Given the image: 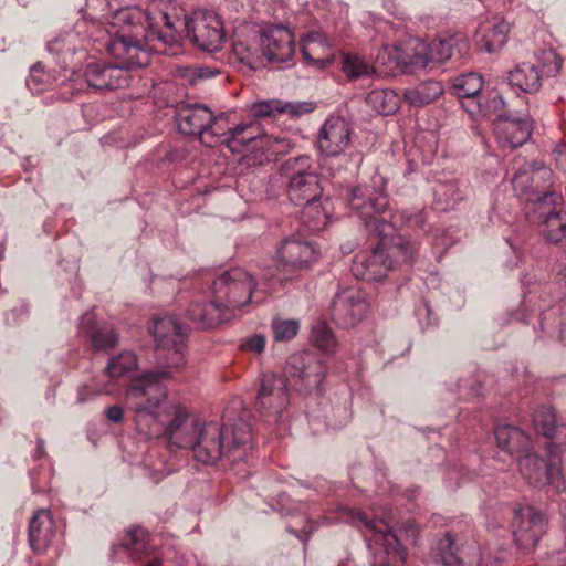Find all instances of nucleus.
<instances>
[{
	"label": "nucleus",
	"mask_w": 566,
	"mask_h": 566,
	"mask_svg": "<svg viewBox=\"0 0 566 566\" xmlns=\"http://www.w3.org/2000/svg\"><path fill=\"white\" fill-rule=\"evenodd\" d=\"M507 81L524 93H537L542 86V75L537 66L530 62H523L509 71Z\"/></svg>",
	"instance_id": "nucleus-26"
},
{
	"label": "nucleus",
	"mask_w": 566,
	"mask_h": 566,
	"mask_svg": "<svg viewBox=\"0 0 566 566\" xmlns=\"http://www.w3.org/2000/svg\"><path fill=\"white\" fill-rule=\"evenodd\" d=\"M145 566H161V565H160L159 560L154 559L153 562L148 563V564H147V565H145Z\"/></svg>",
	"instance_id": "nucleus-62"
},
{
	"label": "nucleus",
	"mask_w": 566,
	"mask_h": 566,
	"mask_svg": "<svg viewBox=\"0 0 566 566\" xmlns=\"http://www.w3.org/2000/svg\"><path fill=\"white\" fill-rule=\"evenodd\" d=\"M261 145L266 149L269 157L286 154L292 148V143L286 137H273L263 135Z\"/></svg>",
	"instance_id": "nucleus-42"
},
{
	"label": "nucleus",
	"mask_w": 566,
	"mask_h": 566,
	"mask_svg": "<svg viewBox=\"0 0 566 566\" xmlns=\"http://www.w3.org/2000/svg\"><path fill=\"white\" fill-rule=\"evenodd\" d=\"M460 565L463 566H482L483 560L480 555V551L476 546L472 545L461 551L460 553Z\"/></svg>",
	"instance_id": "nucleus-52"
},
{
	"label": "nucleus",
	"mask_w": 566,
	"mask_h": 566,
	"mask_svg": "<svg viewBox=\"0 0 566 566\" xmlns=\"http://www.w3.org/2000/svg\"><path fill=\"white\" fill-rule=\"evenodd\" d=\"M260 125L255 122L239 124L224 132L221 127L219 143H226L228 147L235 150L237 146L247 145L256 139L261 140Z\"/></svg>",
	"instance_id": "nucleus-30"
},
{
	"label": "nucleus",
	"mask_w": 566,
	"mask_h": 566,
	"mask_svg": "<svg viewBox=\"0 0 566 566\" xmlns=\"http://www.w3.org/2000/svg\"><path fill=\"white\" fill-rule=\"evenodd\" d=\"M317 259L318 250L312 242L298 238L283 240L277 251V271L282 274L279 281L310 269Z\"/></svg>",
	"instance_id": "nucleus-13"
},
{
	"label": "nucleus",
	"mask_w": 566,
	"mask_h": 566,
	"mask_svg": "<svg viewBox=\"0 0 566 566\" xmlns=\"http://www.w3.org/2000/svg\"><path fill=\"white\" fill-rule=\"evenodd\" d=\"M468 187L459 180H449L439 184L434 189V196L439 202L444 205L448 210L461 202L467 196Z\"/></svg>",
	"instance_id": "nucleus-34"
},
{
	"label": "nucleus",
	"mask_w": 566,
	"mask_h": 566,
	"mask_svg": "<svg viewBox=\"0 0 566 566\" xmlns=\"http://www.w3.org/2000/svg\"><path fill=\"white\" fill-rule=\"evenodd\" d=\"M553 156L556 163V166L563 170L566 171V145L559 144L555 147L553 150Z\"/></svg>",
	"instance_id": "nucleus-55"
},
{
	"label": "nucleus",
	"mask_w": 566,
	"mask_h": 566,
	"mask_svg": "<svg viewBox=\"0 0 566 566\" xmlns=\"http://www.w3.org/2000/svg\"><path fill=\"white\" fill-rule=\"evenodd\" d=\"M265 347V337L261 334H254L245 337L241 344L240 348L244 352H250L253 354H261Z\"/></svg>",
	"instance_id": "nucleus-51"
},
{
	"label": "nucleus",
	"mask_w": 566,
	"mask_h": 566,
	"mask_svg": "<svg viewBox=\"0 0 566 566\" xmlns=\"http://www.w3.org/2000/svg\"><path fill=\"white\" fill-rule=\"evenodd\" d=\"M518 470L522 476L535 486L549 485L557 493L566 491V480L559 467V460L551 455L549 461L536 454H525L518 459Z\"/></svg>",
	"instance_id": "nucleus-15"
},
{
	"label": "nucleus",
	"mask_w": 566,
	"mask_h": 566,
	"mask_svg": "<svg viewBox=\"0 0 566 566\" xmlns=\"http://www.w3.org/2000/svg\"><path fill=\"white\" fill-rule=\"evenodd\" d=\"M311 337L314 346L324 353L331 354L336 349V338L331 328L325 323H319L314 326Z\"/></svg>",
	"instance_id": "nucleus-40"
},
{
	"label": "nucleus",
	"mask_w": 566,
	"mask_h": 566,
	"mask_svg": "<svg viewBox=\"0 0 566 566\" xmlns=\"http://www.w3.org/2000/svg\"><path fill=\"white\" fill-rule=\"evenodd\" d=\"M196 76L199 78H208L212 76V72L209 69H199L196 72Z\"/></svg>",
	"instance_id": "nucleus-60"
},
{
	"label": "nucleus",
	"mask_w": 566,
	"mask_h": 566,
	"mask_svg": "<svg viewBox=\"0 0 566 566\" xmlns=\"http://www.w3.org/2000/svg\"><path fill=\"white\" fill-rule=\"evenodd\" d=\"M260 48L268 61L283 63L293 57L294 36L285 27H269L261 32Z\"/></svg>",
	"instance_id": "nucleus-19"
},
{
	"label": "nucleus",
	"mask_w": 566,
	"mask_h": 566,
	"mask_svg": "<svg viewBox=\"0 0 566 566\" xmlns=\"http://www.w3.org/2000/svg\"><path fill=\"white\" fill-rule=\"evenodd\" d=\"M515 319H517V321H524V319H525V315H524V313H522L521 315H520V314H516V315H515Z\"/></svg>",
	"instance_id": "nucleus-64"
},
{
	"label": "nucleus",
	"mask_w": 566,
	"mask_h": 566,
	"mask_svg": "<svg viewBox=\"0 0 566 566\" xmlns=\"http://www.w3.org/2000/svg\"><path fill=\"white\" fill-rule=\"evenodd\" d=\"M467 102H463V108L472 116L474 115H478V114H482L483 111H482V104L480 102V99L478 98H471V99H465Z\"/></svg>",
	"instance_id": "nucleus-57"
},
{
	"label": "nucleus",
	"mask_w": 566,
	"mask_h": 566,
	"mask_svg": "<svg viewBox=\"0 0 566 566\" xmlns=\"http://www.w3.org/2000/svg\"><path fill=\"white\" fill-rule=\"evenodd\" d=\"M368 311L366 294L358 287L339 290L332 302V319L340 327H354L363 321Z\"/></svg>",
	"instance_id": "nucleus-17"
},
{
	"label": "nucleus",
	"mask_w": 566,
	"mask_h": 566,
	"mask_svg": "<svg viewBox=\"0 0 566 566\" xmlns=\"http://www.w3.org/2000/svg\"><path fill=\"white\" fill-rule=\"evenodd\" d=\"M547 521L542 512L533 506L515 511L512 527L516 545L525 551L534 548L546 531Z\"/></svg>",
	"instance_id": "nucleus-18"
},
{
	"label": "nucleus",
	"mask_w": 566,
	"mask_h": 566,
	"mask_svg": "<svg viewBox=\"0 0 566 566\" xmlns=\"http://www.w3.org/2000/svg\"><path fill=\"white\" fill-rule=\"evenodd\" d=\"M497 140L511 148L525 144L532 134V120L528 116L523 118L501 117L495 125Z\"/></svg>",
	"instance_id": "nucleus-21"
},
{
	"label": "nucleus",
	"mask_w": 566,
	"mask_h": 566,
	"mask_svg": "<svg viewBox=\"0 0 566 566\" xmlns=\"http://www.w3.org/2000/svg\"><path fill=\"white\" fill-rule=\"evenodd\" d=\"M315 109V104L313 102H283L280 101V108H277V114H285L292 118H297L303 115L310 114Z\"/></svg>",
	"instance_id": "nucleus-44"
},
{
	"label": "nucleus",
	"mask_w": 566,
	"mask_h": 566,
	"mask_svg": "<svg viewBox=\"0 0 566 566\" xmlns=\"http://www.w3.org/2000/svg\"><path fill=\"white\" fill-rule=\"evenodd\" d=\"M167 388L148 374L126 391V405L134 412L137 432L147 439L166 438L170 449H189L197 461L212 465L244 461L252 449L251 426L245 413L224 423L200 421L176 402L168 401Z\"/></svg>",
	"instance_id": "nucleus-1"
},
{
	"label": "nucleus",
	"mask_w": 566,
	"mask_h": 566,
	"mask_svg": "<svg viewBox=\"0 0 566 566\" xmlns=\"http://www.w3.org/2000/svg\"><path fill=\"white\" fill-rule=\"evenodd\" d=\"M184 28L186 36L205 51H218L224 40L222 22L212 11H197L185 18Z\"/></svg>",
	"instance_id": "nucleus-14"
},
{
	"label": "nucleus",
	"mask_w": 566,
	"mask_h": 566,
	"mask_svg": "<svg viewBox=\"0 0 566 566\" xmlns=\"http://www.w3.org/2000/svg\"><path fill=\"white\" fill-rule=\"evenodd\" d=\"M303 56L304 59L306 60L307 63H312V64H319L321 66L324 64L323 61L321 60H314L307 52V50L304 48L303 49Z\"/></svg>",
	"instance_id": "nucleus-59"
},
{
	"label": "nucleus",
	"mask_w": 566,
	"mask_h": 566,
	"mask_svg": "<svg viewBox=\"0 0 566 566\" xmlns=\"http://www.w3.org/2000/svg\"><path fill=\"white\" fill-rule=\"evenodd\" d=\"M538 172L530 168L520 169L512 178L513 189L521 198H525L527 202H532L534 208L537 207L538 197H543L544 192H539L534 186L535 176Z\"/></svg>",
	"instance_id": "nucleus-31"
},
{
	"label": "nucleus",
	"mask_w": 566,
	"mask_h": 566,
	"mask_svg": "<svg viewBox=\"0 0 566 566\" xmlns=\"http://www.w3.org/2000/svg\"><path fill=\"white\" fill-rule=\"evenodd\" d=\"M494 434L497 447L510 454L527 452L530 449L528 436L516 427L500 426L495 429Z\"/></svg>",
	"instance_id": "nucleus-28"
},
{
	"label": "nucleus",
	"mask_w": 566,
	"mask_h": 566,
	"mask_svg": "<svg viewBox=\"0 0 566 566\" xmlns=\"http://www.w3.org/2000/svg\"><path fill=\"white\" fill-rule=\"evenodd\" d=\"M368 106L382 115L394 114L399 108V96L392 90H373L365 98Z\"/></svg>",
	"instance_id": "nucleus-35"
},
{
	"label": "nucleus",
	"mask_w": 566,
	"mask_h": 566,
	"mask_svg": "<svg viewBox=\"0 0 566 566\" xmlns=\"http://www.w3.org/2000/svg\"><path fill=\"white\" fill-rule=\"evenodd\" d=\"M280 99L262 101L251 106V114L254 117H268L277 114Z\"/></svg>",
	"instance_id": "nucleus-49"
},
{
	"label": "nucleus",
	"mask_w": 566,
	"mask_h": 566,
	"mask_svg": "<svg viewBox=\"0 0 566 566\" xmlns=\"http://www.w3.org/2000/svg\"><path fill=\"white\" fill-rule=\"evenodd\" d=\"M436 556L444 566H460V553L450 533H444L436 546Z\"/></svg>",
	"instance_id": "nucleus-39"
},
{
	"label": "nucleus",
	"mask_w": 566,
	"mask_h": 566,
	"mask_svg": "<svg viewBox=\"0 0 566 566\" xmlns=\"http://www.w3.org/2000/svg\"><path fill=\"white\" fill-rule=\"evenodd\" d=\"M286 380L298 392L318 394L325 376L322 361L310 353L292 355L285 366Z\"/></svg>",
	"instance_id": "nucleus-10"
},
{
	"label": "nucleus",
	"mask_w": 566,
	"mask_h": 566,
	"mask_svg": "<svg viewBox=\"0 0 566 566\" xmlns=\"http://www.w3.org/2000/svg\"><path fill=\"white\" fill-rule=\"evenodd\" d=\"M140 532V530L128 531L122 542V546L126 549L134 548L135 546H143L142 544H139Z\"/></svg>",
	"instance_id": "nucleus-54"
},
{
	"label": "nucleus",
	"mask_w": 566,
	"mask_h": 566,
	"mask_svg": "<svg viewBox=\"0 0 566 566\" xmlns=\"http://www.w3.org/2000/svg\"><path fill=\"white\" fill-rule=\"evenodd\" d=\"M50 511L41 509L34 513L29 525V544L34 552L44 551L53 538Z\"/></svg>",
	"instance_id": "nucleus-25"
},
{
	"label": "nucleus",
	"mask_w": 566,
	"mask_h": 566,
	"mask_svg": "<svg viewBox=\"0 0 566 566\" xmlns=\"http://www.w3.org/2000/svg\"><path fill=\"white\" fill-rule=\"evenodd\" d=\"M314 528H315L314 523H313V522H308L307 526H306L305 528L301 530V531H300V533L295 532V535H296L300 539H302V541H306V539H307V537H308V536L312 534V532L314 531ZM287 531H289V532H291V533H294V531H293L291 527H289V528H287Z\"/></svg>",
	"instance_id": "nucleus-58"
},
{
	"label": "nucleus",
	"mask_w": 566,
	"mask_h": 566,
	"mask_svg": "<svg viewBox=\"0 0 566 566\" xmlns=\"http://www.w3.org/2000/svg\"><path fill=\"white\" fill-rule=\"evenodd\" d=\"M493 102H499L500 104H503V99L500 95H495L494 98H493Z\"/></svg>",
	"instance_id": "nucleus-63"
},
{
	"label": "nucleus",
	"mask_w": 566,
	"mask_h": 566,
	"mask_svg": "<svg viewBox=\"0 0 566 566\" xmlns=\"http://www.w3.org/2000/svg\"><path fill=\"white\" fill-rule=\"evenodd\" d=\"M509 30V23L500 18L481 23L476 32L478 48L488 53L497 52L506 43Z\"/></svg>",
	"instance_id": "nucleus-22"
},
{
	"label": "nucleus",
	"mask_w": 566,
	"mask_h": 566,
	"mask_svg": "<svg viewBox=\"0 0 566 566\" xmlns=\"http://www.w3.org/2000/svg\"><path fill=\"white\" fill-rule=\"evenodd\" d=\"M105 415L111 422L118 423L123 420L124 410L122 407L115 405L107 408Z\"/></svg>",
	"instance_id": "nucleus-56"
},
{
	"label": "nucleus",
	"mask_w": 566,
	"mask_h": 566,
	"mask_svg": "<svg viewBox=\"0 0 566 566\" xmlns=\"http://www.w3.org/2000/svg\"><path fill=\"white\" fill-rule=\"evenodd\" d=\"M289 401L286 379L273 373L264 374L255 400L260 416L266 422L276 423L282 419Z\"/></svg>",
	"instance_id": "nucleus-11"
},
{
	"label": "nucleus",
	"mask_w": 566,
	"mask_h": 566,
	"mask_svg": "<svg viewBox=\"0 0 566 566\" xmlns=\"http://www.w3.org/2000/svg\"><path fill=\"white\" fill-rule=\"evenodd\" d=\"M350 522L364 534L366 538L384 548L387 555H397L405 559V551L400 541L403 538L415 543L419 530L413 521H407L400 527V537L394 531L396 523L391 513L384 518H370L359 510H348Z\"/></svg>",
	"instance_id": "nucleus-4"
},
{
	"label": "nucleus",
	"mask_w": 566,
	"mask_h": 566,
	"mask_svg": "<svg viewBox=\"0 0 566 566\" xmlns=\"http://www.w3.org/2000/svg\"><path fill=\"white\" fill-rule=\"evenodd\" d=\"M151 453L148 454L144 471L145 475H147L154 483H158L165 475L169 474V470L166 469L164 462H159L158 464L151 462Z\"/></svg>",
	"instance_id": "nucleus-50"
},
{
	"label": "nucleus",
	"mask_w": 566,
	"mask_h": 566,
	"mask_svg": "<svg viewBox=\"0 0 566 566\" xmlns=\"http://www.w3.org/2000/svg\"><path fill=\"white\" fill-rule=\"evenodd\" d=\"M80 329L90 337L95 352L112 349L118 343L116 331L106 324L97 325L94 313H85L81 317Z\"/></svg>",
	"instance_id": "nucleus-23"
},
{
	"label": "nucleus",
	"mask_w": 566,
	"mask_h": 566,
	"mask_svg": "<svg viewBox=\"0 0 566 566\" xmlns=\"http://www.w3.org/2000/svg\"><path fill=\"white\" fill-rule=\"evenodd\" d=\"M551 442L548 444L549 455L559 460V451L563 446H566V424L555 426V431L552 437H547Z\"/></svg>",
	"instance_id": "nucleus-48"
},
{
	"label": "nucleus",
	"mask_w": 566,
	"mask_h": 566,
	"mask_svg": "<svg viewBox=\"0 0 566 566\" xmlns=\"http://www.w3.org/2000/svg\"><path fill=\"white\" fill-rule=\"evenodd\" d=\"M57 44H59V41H53V42L49 43V45H48L49 51L53 52L54 50H57V48H56Z\"/></svg>",
	"instance_id": "nucleus-61"
},
{
	"label": "nucleus",
	"mask_w": 566,
	"mask_h": 566,
	"mask_svg": "<svg viewBox=\"0 0 566 566\" xmlns=\"http://www.w3.org/2000/svg\"><path fill=\"white\" fill-rule=\"evenodd\" d=\"M539 328L547 337L566 343V305L555 304L543 311Z\"/></svg>",
	"instance_id": "nucleus-27"
},
{
	"label": "nucleus",
	"mask_w": 566,
	"mask_h": 566,
	"mask_svg": "<svg viewBox=\"0 0 566 566\" xmlns=\"http://www.w3.org/2000/svg\"><path fill=\"white\" fill-rule=\"evenodd\" d=\"M546 566H566V544L562 549L547 553Z\"/></svg>",
	"instance_id": "nucleus-53"
},
{
	"label": "nucleus",
	"mask_w": 566,
	"mask_h": 566,
	"mask_svg": "<svg viewBox=\"0 0 566 566\" xmlns=\"http://www.w3.org/2000/svg\"><path fill=\"white\" fill-rule=\"evenodd\" d=\"M412 63L426 66L430 62H443L453 56L461 57L468 50L469 44L465 36L457 33L449 36H438L430 43L416 40Z\"/></svg>",
	"instance_id": "nucleus-16"
},
{
	"label": "nucleus",
	"mask_w": 566,
	"mask_h": 566,
	"mask_svg": "<svg viewBox=\"0 0 566 566\" xmlns=\"http://www.w3.org/2000/svg\"><path fill=\"white\" fill-rule=\"evenodd\" d=\"M52 76L44 70L41 63H35L30 69L27 84L31 88L42 90L51 83Z\"/></svg>",
	"instance_id": "nucleus-45"
},
{
	"label": "nucleus",
	"mask_w": 566,
	"mask_h": 566,
	"mask_svg": "<svg viewBox=\"0 0 566 566\" xmlns=\"http://www.w3.org/2000/svg\"><path fill=\"white\" fill-rule=\"evenodd\" d=\"M266 294L263 289H258L254 276L243 268L224 271L212 282V296L228 312L229 319L233 311L250 303H261Z\"/></svg>",
	"instance_id": "nucleus-5"
},
{
	"label": "nucleus",
	"mask_w": 566,
	"mask_h": 566,
	"mask_svg": "<svg viewBox=\"0 0 566 566\" xmlns=\"http://www.w3.org/2000/svg\"><path fill=\"white\" fill-rule=\"evenodd\" d=\"M443 94V86L438 81H426L403 92V99L413 107H423L437 101Z\"/></svg>",
	"instance_id": "nucleus-29"
},
{
	"label": "nucleus",
	"mask_w": 566,
	"mask_h": 566,
	"mask_svg": "<svg viewBox=\"0 0 566 566\" xmlns=\"http://www.w3.org/2000/svg\"><path fill=\"white\" fill-rule=\"evenodd\" d=\"M352 129L343 117H328L323 124L317 146L327 156H338L345 151L350 142Z\"/></svg>",
	"instance_id": "nucleus-20"
},
{
	"label": "nucleus",
	"mask_w": 566,
	"mask_h": 566,
	"mask_svg": "<svg viewBox=\"0 0 566 566\" xmlns=\"http://www.w3.org/2000/svg\"><path fill=\"white\" fill-rule=\"evenodd\" d=\"M318 200L319 199H314L311 202L302 205V220L311 231H318L326 224L327 216Z\"/></svg>",
	"instance_id": "nucleus-38"
},
{
	"label": "nucleus",
	"mask_w": 566,
	"mask_h": 566,
	"mask_svg": "<svg viewBox=\"0 0 566 566\" xmlns=\"http://www.w3.org/2000/svg\"><path fill=\"white\" fill-rule=\"evenodd\" d=\"M289 199L297 206L319 199L322 186L313 159L301 155L286 159L280 167Z\"/></svg>",
	"instance_id": "nucleus-7"
},
{
	"label": "nucleus",
	"mask_w": 566,
	"mask_h": 566,
	"mask_svg": "<svg viewBox=\"0 0 566 566\" xmlns=\"http://www.w3.org/2000/svg\"><path fill=\"white\" fill-rule=\"evenodd\" d=\"M187 316L198 328H211L229 321L228 312L220 307L213 296L209 303L193 301L187 310Z\"/></svg>",
	"instance_id": "nucleus-24"
},
{
	"label": "nucleus",
	"mask_w": 566,
	"mask_h": 566,
	"mask_svg": "<svg viewBox=\"0 0 566 566\" xmlns=\"http://www.w3.org/2000/svg\"><path fill=\"white\" fill-rule=\"evenodd\" d=\"M560 198L544 191L533 208V221L541 228L542 235L552 243L566 242V211L558 208Z\"/></svg>",
	"instance_id": "nucleus-12"
},
{
	"label": "nucleus",
	"mask_w": 566,
	"mask_h": 566,
	"mask_svg": "<svg viewBox=\"0 0 566 566\" xmlns=\"http://www.w3.org/2000/svg\"><path fill=\"white\" fill-rule=\"evenodd\" d=\"M176 122L185 135L200 136L201 143L212 147L220 139L219 118L200 104L181 105L176 111Z\"/></svg>",
	"instance_id": "nucleus-9"
},
{
	"label": "nucleus",
	"mask_w": 566,
	"mask_h": 566,
	"mask_svg": "<svg viewBox=\"0 0 566 566\" xmlns=\"http://www.w3.org/2000/svg\"><path fill=\"white\" fill-rule=\"evenodd\" d=\"M542 61L543 72L547 76L556 75L562 67V60L558 57L555 51L544 50L541 52L538 57Z\"/></svg>",
	"instance_id": "nucleus-47"
},
{
	"label": "nucleus",
	"mask_w": 566,
	"mask_h": 566,
	"mask_svg": "<svg viewBox=\"0 0 566 566\" xmlns=\"http://www.w3.org/2000/svg\"><path fill=\"white\" fill-rule=\"evenodd\" d=\"M232 51L241 63L251 69H258L262 63L255 41L243 40L237 35L232 43Z\"/></svg>",
	"instance_id": "nucleus-36"
},
{
	"label": "nucleus",
	"mask_w": 566,
	"mask_h": 566,
	"mask_svg": "<svg viewBox=\"0 0 566 566\" xmlns=\"http://www.w3.org/2000/svg\"><path fill=\"white\" fill-rule=\"evenodd\" d=\"M106 50L116 60L115 64L93 62L86 65L84 77L88 86L96 90H117L128 85L127 71L148 65L150 57L136 38L130 39L125 30L106 44Z\"/></svg>",
	"instance_id": "nucleus-3"
},
{
	"label": "nucleus",
	"mask_w": 566,
	"mask_h": 566,
	"mask_svg": "<svg viewBox=\"0 0 566 566\" xmlns=\"http://www.w3.org/2000/svg\"><path fill=\"white\" fill-rule=\"evenodd\" d=\"M137 368V357L133 352H122L112 357L105 368V374L109 378H117L130 373Z\"/></svg>",
	"instance_id": "nucleus-37"
},
{
	"label": "nucleus",
	"mask_w": 566,
	"mask_h": 566,
	"mask_svg": "<svg viewBox=\"0 0 566 566\" xmlns=\"http://www.w3.org/2000/svg\"><path fill=\"white\" fill-rule=\"evenodd\" d=\"M342 71L350 81L378 76L376 67L358 54H344Z\"/></svg>",
	"instance_id": "nucleus-32"
},
{
	"label": "nucleus",
	"mask_w": 566,
	"mask_h": 566,
	"mask_svg": "<svg viewBox=\"0 0 566 566\" xmlns=\"http://www.w3.org/2000/svg\"><path fill=\"white\" fill-rule=\"evenodd\" d=\"M300 325L295 319L273 321L272 331L275 340L286 342L296 336Z\"/></svg>",
	"instance_id": "nucleus-43"
},
{
	"label": "nucleus",
	"mask_w": 566,
	"mask_h": 566,
	"mask_svg": "<svg viewBox=\"0 0 566 566\" xmlns=\"http://www.w3.org/2000/svg\"><path fill=\"white\" fill-rule=\"evenodd\" d=\"M158 350H171V358L167 361L165 367L159 368L156 371L144 374L133 385H136L143 377L148 374H155L160 381L169 377H172V368H179L185 365V358L182 349L186 340V332L179 322L170 315L158 316L154 319L153 327L150 328Z\"/></svg>",
	"instance_id": "nucleus-8"
},
{
	"label": "nucleus",
	"mask_w": 566,
	"mask_h": 566,
	"mask_svg": "<svg viewBox=\"0 0 566 566\" xmlns=\"http://www.w3.org/2000/svg\"><path fill=\"white\" fill-rule=\"evenodd\" d=\"M390 218L395 222L400 220L406 226L413 227V228H422L426 222V217H424L423 211L418 210V209L403 210V211H400L399 213L390 216Z\"/></svg>",
	"instance_id": "nucleus-46"
},
{
	"label": "nucleus",
	"mask_w": 566,
	"mask_h": 566,
	"mask_svg": "<svg viewBox=\"0 0 566 566\" xmlns=\"http://www.w3.org/2000/svg\"><path fill=\"white\" fill-rule=\"evenodd\" d=\"M385 186V179L375 176L371 184L353 188L349 197L350 209L379 238L378 244L371 251L356 254L353 261V274L365 281L384 279L396 264L411 262L417 253L416 247L397 234L392 221L385 217L389 208Z\"/></svg>",
	"instance_id": "nucleus-2"
},
{
	"label": "nucleus",
	"mask_w": 566,
	"mask_h": 566,
	"mask_svg": "<svg viewBox=\"0 0 566 566\" xmlns=\"http://www.w3.org/2000/svg\"><path fill=\"white\" fill-rule=\"evenodd\" d=\"M483 83V78L480 74L470 72L452 78L451 88L461 99L479 98Z\"/></svg>",
	"instance_id": "nucleus-33"
},
{
	"label": "nucleus",
	"mask_w": 566,
	"mask_h": 566,
	"mask_svg": "<svg viewBox=\"0 0 566 566\" xmlns=\"http://www.w3.org/2000/svg\"><path fill=\"white\" fill-rule=\"evenodd\" d=\"M556 415L549 407H541L533 415V423L535 429L543 436L552 437L555 431Z\"/></svg>",
	"instance_id": "nucleus-41"
},
{
	"label": "nucleus",
	"mask_w": 566,
	"mask_h": 566,
	"mask_svg": "<svg viewBox=\"0 0 566 566\" xmlns=\"http://www.w3.org/2000/svg\"><path fill=\"white\" fill-rule=\"evenodd\" d=\"M170 9H174L169 0H151L148 4L147 10L143 11L139 8L133 10L122 11L119 19L132 27V32L126 33L130 39L136 38L138 33V40L143 46L147 50L146 44L151 43L156 40L167 43L168 39L155 24L164 22V24L172 32L177 31V24H182L185 20L172 19L170 15Z\"/></svg>",
	"instance_id": "nucleus-6"
}]
</instances>
